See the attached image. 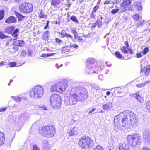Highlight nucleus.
Listing matches in <instances>:
<instances>
[{
	"label": "nucleus",
	"mask_w": 150,
	"mask_h": 150,
	"mask_svg": "<svg viewBox=\"0 0 150 150\" xmlns=\"http://www.w3.org/2000/svg\"><path fill=\"white\" fill-rule=\"evenodd\" d=\"M45 146H44V150H49L50 149V146H49L48 143L47 142H45Z\"/></svg>",
	"instance_id": "nucleus-40"
},
{
	"label": "nucleus",
	"mask_w": 150,
	"mask_h": 150,
	"mask_svg": "<svg viewBox=\"0 0 150 150\" xmlns=\"http://www.w3.org/2000/svg\"><path fill=\"white\" fill-rule=\"evenodd\" d=\"M144 20H143L138 23V26H139L142 24L144 23Z\"/></svg>",
	"instance_id": "nucleus-64"
},
{
	"label": "nucleus",
	"mask_w": 150,
	"mask_h": 150,
	"mask_svg": "<svg viewBox=\"0 0 150 150\" xmlns=\"http://www.w3.org/2000/svg\"><path fill=\"white\" fill-rule=\"evenodd\" d=\"M115 121L114 119V128L115 130H117L118 129H120L121 126L126 127L127 126L129 125L130 124L128 117L124 115L120 116L116 122H115Z\"/></svg>",
	"instance_id": "nucleus-7"
},
{
	"label": "nucleus",
	"mask_w": 150,
	"mask_h": 150,
	"mask_svg": "<svg viewBox=\"0 0 150 150\" xmlns=\"http://www.w3.org/2000/svg\"><path fill=\"white\" fill-rule=\"evenodd\" d=\"M38 107L39 108H41L42 110H48L47 108L45 105H39Z\"/></svg>",
	"instance_id": "nucleus-51"
},
{
	"label": "nucleus",
	"mask_w": 150,
	"mask_h": 150,
	"mask_svg": "<svg viewBox=\"0 0 150 150\" xmlns=\"http://www.w3.org/2000/svg\"><path fill=\"white\" fill-rule=\"evenodd\" d=\"M33 150H40L39 148L35 145H34L33 146Z\"/></svg>",
	"instance_id": "nucleus-55"
},
{
	"label": "nucleus",
	"mask_w": 150,
	"mask_h": 150,
	"mask_svg": "<svg viewBox=\"0 0 150 150\" xmlns=\"http://www.w3.org/2000/svg\"><path fill=\"white\" fill-rule=\"evenodd\" d=\"M56 132L55 127L52 125L44 126L39 129L40 133L44 137L47 138L53 137Z\"/></svg>",
	"instance_id": "nucleus-3"
},
{
	"label": "nucleus",
	"mask_w": 150,
	"mask_h": 150,
	"mask_svg": "<svg viewBox=\"0 0 150 150\" xmlns=\"http://www.w3.org/2000/svg\"><path fill=\"white\" fill-rule=\"evenodd\" d=\"M123 115L128 117L130 123L132 124H135L137 122L138 119L136 115L132 111L126 110L120 113L119 115H116L115 117V122L117 121L118 119L119 118L120 116H122Z\"/></svg>",
	"instance_id": "nucleus-5"
},
{
	"label": "nucleus",
	"mask_w": 150,
	"mask_h": 150,
	"mask_svg": "<svg viewBox=\"0 0 150 150\" xmlns=\"http://www.w3.org/2000/svg\"><path fill=\"white\" fill-rule=\"evenodd\" d=\"M4 134L3 132L0 131V146L4 144Z\"/></svg>",
	"instance_id": "nucleus-20"
},
{
	"label": "nucleus",
	"mask_w": 150,
	"mask_h": 150,
	"mask_svg": "<svg viewBox=\"0 0 150 150\" xmlns=\"http://www.w3.org/2000/svg\"><path fill=\"white\" fill-rule=\"evenodd\" d=\"M99 6H98L97 5H96L93 8V12H96V11L99 8Z\"/></svg>",
	"instance_id": "nucleus-50"
},
{
	"label": "nucleus",
	"mask_w": 150,
	"mask_h": 150,
	"mask_svg": "<svg viewBox=\"0 0 150 150\" xmlns=\"http://www.w3.org/2000/svg\"><path fill=\"white\" fill-rule=\"evenodd\" d=\"M150 67L149 66H146L145 67L144 71H145V75L146 76H147L150 72Z\"/></svg>",
	"instance_id": "nucleus-31"
},
{
	"label": "nucleus",
	"mask_w": 150,
	"mask_h": 150,
	"mask_svg": "<svg viewBox=\"0 0 150 150\" xmlns=\"http://www.w3.org/2000/svg\"><path fill=\"white\" fill-rule=\"evenodd\" d=\"M98 79L101 81L103 80L104 79V77L102 74H100L98 76Z\"/></svg>",
	"instance_id": "nucleus-54"
},
{
	"label": "nucleus",
	"mask_w": 150,
	"mask_h": 150,
	"mask_svg": "<svg viewBox=\"0 0 150 150\" xmlns=\"http://www.w3.org/2000/svg\"><path fill=\"white\" fill-rule=\"evenodd\" d=\"M111 2V0H106L104 2V5H105V4H109L110 3V2Z\"/></svg>",
	"instance_id": "nucleus-61"
},
{
	"label": "nucleus",
	"mask_w": 150,
	"mask_h": 150,
	"mask_svg": "<svg viewBox=\"0 0 150 150\" xmlns=\"http://www.w3.org/2000/svg\"><path fill=\"white\" fill-rule=\"evenodd\" d=\"M62 64H58L57 63V64H56L55 66H56V67L57 69H59L60 67L62 66Z\"/></svg>",
	"instance_id": "nucleus-63"
},
{
	"label": "nucleus",
	"mask_w": 150,
	"mask_h": 150,
	"mask_svg": "<svg viewBox=\"0 0 150 150\" xmlns=\"http://www.w3.org/2000/svg\"><path fill=\"white\" fill-rule=\"evenodd\" d=\"M16 65V63L14 62H10L9 63V65L10 67H12Z\"/></svg>",
	"instance_id": "nucleus-53"
},
{
	"label": "nucleus",
	"mask_w": 150,
	"mask_h": 150,
	"mask_svg": "<svg viewBox=\"0 0 150 150\" xmlns=\"http://www.w3.org/2000/svg\"><path fill=\"white\" fill-rule=\"evenodd\" d=\"M15 28L14 26L8 27L5 29V32L8 34H11V35L13 38H11L12 40H16L18 35V33H19V30L18 29H16L14 31Z\"/></svg>",
	"instance_id": "nucleus-12"
},
{
	"label": "nucleus",
	"mask_w": 150,
	"mask_h": 150,
	"mask_svg": "<svg viewBox=\"0 0 150 150\" xmlns=\"http://www.w3.org/2000/svg\"><path fill=\"white\" fill-rule=\"evenodd\" d=\"M11 98L15 102L19 103L23 100H25L26 98L25 97L21 95L17 96H11Z\"/></svg>",
	"instance_id": "nucleus-14"
},
{
	"label": "nucleus",
	"mask_w": 150,
	"mask_h": 150,
	"mask_svg": "<svg viewBox=\"0 0 150 150\" xmlns=\"http://www.w3.org/2000/svg\"><path fill=\"white\" fill-rule=\"evenodd\" d=\"M119 11V9H113L111 11V13L112 14H115Z\"/></svg>",
	"instance_id": "nucleus-48"
},
{
	"label": "nucleus",
	"mask_w": 150,
	"mask_h": 150,
	"mask_svg": "<svg viewBox=\"0 0 150 150\" xmlns=\"http://www.w3.org/2000/svg\"><path fill=\"white\" fill-rule=\"evenodd\" d=\"M133 96L141 103L144 102V100L143 97L139 94V92L133 94Z\"/></svg>",
	"instance_id": "nucleus-16"
},
{
	"label": "nucleus",
	"mask_w": 150,
	"mask_h": 150,
	"mask_svg": "<svg viewBox=\"0 0 150 150\" xmlns=\"http://www.w3.org/2000/svg\"><path fill=\"white\" fill-rule=\"evenodd\" d=\"M75 127H74L71 130L70 132H69V134L70 136H73L75 134Z\"/></svg>",
	"instance_id": "nucleus-43"
},
{
	"label": "nucleus",
	"mask_w": 150,
	"mask_h": 150,
	"mask_svg": "<svg viewBox=\"0 0 150 150\" xmlns=\"http://www.w3.org/2000/svg\"><path fill=\"white\" fill-rule=\"evenodd\" d=\"M116 57L120 59H124V57L118 51H116L115 53Z\"/></svg>",
	"instance_id": "nucleus-30"
},
{
	"label": "nucleus",
	"mask_w": 150,
	"mask_h": 150,
	"mask_svg": "<svg viewBox=\"0 0 150 150\" xmlns=\"http://www.w3.org/2000/svg\"><path fill=\"white\" fill-rule=\"evenodd\" d=\"M17 21L16 18L14 16H11L7 18L5 21V22L7 23H14Z\"/></svg>",
	"instance_id": "nucleus-18"
},
{
	"label": "nucleus",
	"mask_w": 150,
	"mask_h": 150,
	"mask_svg": "<svg viewBox=\"0 0 150 150\" xmlns=\"http://www.w3.org/2000/svg\"><path fill=\"white\" fill-rule=\"evenodd\" d=\"M143 137L146 140H148L150 141V131L144 132L143 134Z\"/></svg>",
	"instance_id": "nucleus-22"
},
{
	"label": "nucleus",
	"mask_w": 150,
	"mask_h": 150,
	"mask_svg": "<svg viewBox=\"0 0 150 150\" xmlns=\"http://www.w3.org/2000/svg\"><path fill=\"white\" fill-rule=\"evenodd\" d=\"M147 82H145L140 84H138L136 85V86L139 88H141L143 87H144L145 85H147Z\"/></svg>",
	"instance_id": "nucleus-38"
},
{
	"label": "nucleus",
	"mask_w": 150,
	"mask_h": 150,
	"mask_svg": "<svg viewBox=\"0 0 150 150\" xmlns=\"http://www.w3.org/2000/svg\"><path fill=\"white\" fill-rule=\"evenodd\" d=\"M4 11L1 10L0 11V20H2L4 17Z\"/></svg>",
	"instance_id": "nucleus-42"
},
{
	"label": "nucleus",
	"mask_w": 150,
	"mask_h": 150,
	"mask_svg": "<svg viewBox=\"0 0 150 150\" xmlns=\"http://www.w3.org/2000/svg\"><path fill=\"white\" fill-rule=\"evenodd\" d=\"M44 93V88L40 85L33 88L30 92V97L34 99H38L41 98Z\"/></svg>",
	"instance_id": "nucleus-6"
},
{
	"label": "nucleus",
	"mask_w": 150,
	"mask_h": 150,
	"mask_svg": "<svg viewBox=\"0 0 150 150\" xmlns=\"http://www.w3.org/2000/svg\"><path fill=\"white\" fill-rule=\"evenodd\" d=\"M33 6L30 3L23 2L19 6L20 12L23 14H27L33 11Z\"/></svg>",
	"instance_id": "nucleus-9"
},
{
	"label": "nucleus",
	"mask_w": 150,
	"mask_h": 150,
	"mask_svg": "<svg viewBox=\"0 0 150 150\" xmlns=\"http://www.w3.org/2000/svg\"><path fill=\"white\" fill-rule=\"evenodd\" d=\"M68 81L67 79H64L62 81L55 82L52 85L50 90L51 92H59L62 93L68 87Z\"/></svg>",
	"instance_id": "nucleus-2"
},
{
	"label": "nucleus",
	"mask_w": 150,
	"mask_h": 150,
	"mask_svg": "<svg viewBox=\"0 0 150 150\" xmlns=\"http://www.w3.org/2000/svg\"><path fill=\"white\" fill-rule=\"evenodd\" d=\"M29 115L28 114L24 113L22 114L19 117V118L22 121L25 120L28 118Z\"/></svg>",
	"instance_id": "nucleus-25"
},
{
	"label": "nucleus",
	"mask_w": 150,
	"mask_h": 150,
	"mask_svg": "<svg viewBox=\"0 0 150 150\" xmlns=\"http://www.w3.org/2000/svg\"><path fill=\"white\" fill-rule=\"evenodd\" d=\"M92 87L93 88L95 89L96 90H98L99 89L98 86L96 85H93L92 86Z\"/></svg>",
	"instance_id": "nucleus-58"
},
{
	"label": "nucleus",
	"mask_w": 150,
	"mask_h": 150,
	"mask_svg": "<svg viewBox=\"0 0 150 150\" xmlns=\"http://www.w3.org/2000/svg\"><path fill=\"white\" fill-rule=\"evenodd\" d=\"M132 2L131 0H123L122 4L128 7Z\"/></svg>",
	"instance_id": "nucleus-26"
},
{
	"label": "nucleus",
	"mask_w": 150,
	"mask_h": 150,
	"mask_svg": "<svg viewBox=\"0 0 150 150\" xmlns=\"http://www.w3.org/2000/svg\"><path fill=\"white\" fill-rule=\"evenodd\" d=\"M50 101L52 107L54 108H59L61 105L60 96L57 94L52 95L50 98Z\"/></svg>",
	"instance_id": "nucleus-8"
},
{
	"label": "nucleus",
	"mask_w": 150,
	"mask_h": 150,
	"mask_svg": "<svg viewBox=\"0 0 150 150\" xmlns=\"http://www.w3.org/2000/svg\"><path fill=\"white\" fill-rule=\"evenodd\" d=\"M38 16L39 17L41 18H45L47 17V16L43 13L42 11L40 12V13H39Z\"/></svg>",
	"instance_id": "nucleus-35"
},
{
	"label": "nucleus",
	"mask_w": 150,
	"mask_h": 150,
	"mask_svg": "<svg viewBox=\"0 0 150 150\" xmlns=\"http://www.w3.org/2000/svg\"><path fill=\"white\" fill-rule=\"evenodd\" d=\"M69 46H66L63 47L62 48V52L63 53H66L67 52L70 51Z\"/></svg>",
	"instance_id": "nucleus-32"
},
{
	"label": "nucleus",
	"mask_w": 150,
	"mask_h": 150,
	"mask_svg": "<svg viewBox=\"0 0 150 150\" xmlns=\"http://www.w3.org/2000/svg\"><path fill=\"white\" fill-rule=\"evenodd\" d=\"M93 150H103V149L102 146L98 145L95 147Z\"/></svg>",
	"instance_id": "nucleus-44"
},
{
	"label": "nucleus",
	"mask_w": 150,
	"mask_h": 150,
	"mask_svg": "<svg viewBox=\"0 0 150 150\" xmlns=\"http://www.w3.org/2000/svg\"><path fill=\"white\" fill-rule=\"evenodd\" d=\"M127 140L131 145L135 146L140 142L141 137L139 134L127 136Z\"/></svg>",
	"instance_id": "nucleus-10"
},
{
	"label": "nucleus",
	"mask_w": 150,
	"mask_h": 150,
	"mask_svg": "<svg viewBox=\"0 0 150 150\" xmlns=\"http://www.w3.org/2000/svg\"><path fill=\"white\" fill-rule=\"evenodd\" d=\"M71 32L74 34V37L78 35L77 34V32L76 31L75 28H73L71 29Z\"/></svg>",
	"instance_id": "nucleus-37"
},
{
	"label": "nucleus",
	"mask_w": 150,
	"mask_h": 150,
	"mask_svg": "<svg viewBox=\"0 0 150 150\" xmlns=\"http://www.w3.org/2000/svg\"><path fill=\"white\" fill-rule=\"evenodd\" d=\"M85 0H77L76 3L77 4H80Z\"/></svg>",
	"instance_id": "nucleus-59"
},
{
	"label": "nucleus",
	"mask_w": 150,
	"mask_h": 150,
	"mask_svg": "<svg viewBox=\"0 0 150 150\" xmlns=\"http://www.w3.org/2000/svg\"><path fill=\"white\" fill-rule=\"evenodd\" d=\"M75 39L78 40L80 42H83L85 41L86 39L84 38V37L79 36L78 35H76V36L75 37Z\"/></svg>",
	"instance_id": "nucleus-29"
},
{
	"label": "nucleus",
	"mask_w": 150,
	"mask_h": 150,
	"mask_svg": "<svg viewBox=\"0 0 150 150\" xmlns=\"http://www.w3.org/2000/svg\"><path fill=\"white\" fill-rule=\"evenodd\" d=\"M71 89L69 96L65 98L64 103L66 105H75L78 101H83L86 100L88 97L87 91L84 87L79 88V96L75 93H73Z\"/></svg>",
	"instance_id": "nucleus-1"
},
{
	"label": "nucleus",
	"mask_w": 150,
	"mask_h": 150,
	"mask_svg": "<svg viewBox=\"0 0 150 150\" xmlns=\"http://www.w3.org/2000/svg\"><path fill=\"white\" fill-rule=\"evenodd\" d=\"M50 33L48 31H46L43 33V37L44 39L46 40L47 39Z\"/></svg>",
	"instance_id": "nucleus-33"
},
{
	"label": "nucleus",
	"mask_w": 150,
	"mask_h": 150,
	"mask_svg": "<svg viewBox=\"0 0 150 150\" xmlns=\"http://www.w3.org/2000/svg\"><path fill=\"white\" fill-rule=\"evenodd\" d=\"M79 140V144L81 148L90 149L94 145L93 140L88 136H81Z\"/></svg>",
	"instance_id": "nucleus-4"
},
{
	"label": "nucleus",
	"mask_w": 150,
	"mask_h": 150,
	"mask_svg": "<svg viewBox=\"0 0 150 150\" xmlns=\"http://www.w3.org/2000/svg\"><path fill=\"white\" fill-rule=\"evenodd\" d=\"M71 19L73 21L77 23H78V21L76 17L74 16H72L71 18Z\"/></svg>",
	"instance_id": "nucleus-41"
},
{
	"label": "nucleus",
	"mask_w": 150,
	"mask_h": 150,
	"mask_svg": "<svg viewBox=\"0 0 150 150\" xmlns=\"http://www.w3.org/2000/svg\"><path fill=\"white\" fill-rule=\"evenodd\" d=\"M52 55V54H43L41 55V57H47L49 56H51Z\"/></svg>",
	"instance_id": "nucleus-49"
},
{
	"label": "nucleus",
	"mask_w": 150,
	"mask_h": 150,
	"mask_svg": "<svg viewBox=\"0 0 150 150\" xmlns=\"http://www.w3.org/2000/svg\"><path fill=\"white\" fill-rule=\"evenodd\" d=\"M96 62L95 59L92 58L89 59L87 60V65L86 69L87 73L93 74L95 72V64Z\"/></svg>",
	"instance_id": "nucleus-11"
},
{
	"label": "nucleus",
	"mask_w": 150,
	"mask_h": 150,
	"mask_svg": "<svg viewBox=\"0 0 150 150\" xmlns=\"http://www.w3.org/2000/svg\"><path fill=\"white\" fill-rule=\"evenodd\" d=\"M149 51V48L146 47L143 50L141 51V52L142 53L143 55H145L146 54L147 52Z\"/></svg>",
	"instance_id": "nucleus-34"
},
{
	"label": "nucleus",
	"mask_w": 150,
	"mask_h": 150,
	"mask_svg": "<svg viewBox=\"0 0 150 150\" xmlns=\"http://www.w3.org/2000/svg\"><path fill=\"white\" fill-rule=\"evenodd\" d=\"M28 55L29 56H32V52L30 50H28Z\"/></svg>",
	"instance_id": "nucleus-62"
},
{
	"label": "nucleus",
	"mask_w": 150,
	"mask_h": 150,
	"mask_svg": "<svg viewBox=\"0 0 150 150\" xmlns=\"http://www.w3.org/2000/svg\"><path fill=\"white\" fill-rule=\"evenodd\" d=\"M112 106V103L110 102H108L103 104L102 107V109L105 110L109 111Z\"/></svg>",
	"instance_id": "nucleus-15"
},
{
	"label": "nucleus",
	"mask_w": 150,
	"mask_h": 150,
	"mask_svg": "<svg viewBox=\"0 0 150 150\" xmlns=\"http://www.w3.org/2000/svg\"><path fill=\"white\" fill-rule=\"evenodd\" d=\"M114 150H130L129 146L127 144H120L117 147L113 148Z\"/></svg>",
	"instance_id": "nucleus-13"
},
{
	"label": "nucleus",
	"mask_w": 150,
	"mask_h": 150,
	"mask_svg": "<svg viewBox=\"0 0 150 150\" xmlns=\"http://www.w3.org/2000/svg\"><path fill=\"white\" fill-rule=\"evenodd\" d=\"M136 57L137 58H140L142 56L143 54L141 52V51L139 53H137L136 54Z\"/></svg>",
	"instance_id": "nucleus-52"
},
{
	"label": "nucleus",
	"mask_w": 150,
	"mask_h": 150,
	"mask_svg": "<svg viewBox=\"0 0 150 150\" xmlns=\"http://www.w3.org/2000/svg\"><path fill=\"white\" fill-rule=\"evenodd\" d=\"M49 21H47L46 24L45 26L44 27V28L45 29H46L47 28V27L49 25Z\"/></svg>",
	"instance_id": "nucleus-60"
},
{
	"label": "nucleus",
	"mask_w": 150,
	"mask_h": 150,
	"mask_svg": "<svg viewBox=\"0 0 150 150\" xmlns=\"http://www.w3.org/2000/svg\"><path fill=\"white\" fill-rule=\"evenodd\" d=\"M27 55L26 52L24 50H22L21 52V56L23 57H25Z\"/></svg>",
	"instance_id": "nucleus-47"
},
{
	"label": "nucleus",
	"mask_w": 150,
	"mask_h": 150,
	"mask_svg": "<svg viewBox=\"0 0 150 150\" xmlns=\"http://www.w3.org/2000/svg\"><path fill=\"white\" fill-rule=\"evenodd\" d=\"M7 108V107L5 108H0V112L5 111L6 110Z\"/></svg>",
	"instance_id": "nucleus-57"
},
{
	"label": "nucleus",
	"mask_w": 150,
	"mask_h": 150,
	"mask_svg": "<svg viewBox=\"0 0 150 150\" xmlns=\"http://www.w3.org/2000/svg\"><path fill=\"white\" fill-rule=\"evenodd\" d=\"M25 43L22 40H17L13 42V45L16 46L21 47Z\"/></svg>",
	"instance_id": "nucleus-19"
},
{
	"label": "nucleus",
	"mask_w": 150,
	"mask_h": 150,
	"mask_svg": "<svg viewBox=\"0 0 150 150\" xmlns=\"http://www.w3.org/2000/svg\"><path fill=\"white\" fill-rule=\"evenodd\" d=\"M133 6L137 8L138 11H141L142 9L140 3L139 2H135L133 4Z\"/></svg>",
	"instance_id": "nucleus-23"
},
{
	"label": "nucleus",
	"mask_w": 150,
	"mask_h": 150,
	"mask_svg": "<svg viewBox=\"0 0 150 150\" xmlns=\"http://www.w3.org/2000/svg\"><path fill=\"white\" fill-rule=\"evenodd\" d=\"M132 17L135 21H138L139 19L142 18V15L140 14L136 13L133 15Z\"/></svg>",
	"instance_id": "nucleus-24"
},
{
	"label": "nucleus",
	"mask_w": 150,
	"mask_h": 150,
	"mask_svg": "<svg viewBox=\"0 0 150 150\" xmlns=\"http://www.w3.org/2000/svg\"><path fill=\"white\" fill-rule=\"evenodd\" d=\"M15 14L19 21L22 20L24 17V16L17 12H15Z\"/></svg>",
	"instance_id": "nucleus-28"
},
{
	"label": "nucleus",
	"mask_w": 150,
	"mask_h": 150,
	"mask_svg": "<svg viewBox=\"0 0 150 150\" xmlns=\"http://www.w3.org/2000/svg\"><path fill=\"white\" fill-rule=\"evenodd\" d=\"M60 2V0H52L51 3L52 5L55 6L59 5Z\"/></svg>",
	"instance_id": "nucleus-27"
},
{
	"label": "nucleus",
	"mask_w": 150,
	"mask_h": 150,
	"mask_svg": "<svg viewBox=\"0 0 150 150\" xmlns=\"http://www.w3.org/2000/svg\"><path fill=\"white\" fill-rule=\"evenodd\" d=\"M123 4L121 3L120 4V8L119 9L120 13H122L125 11L127 8Z\"/></svg>",
	"instance_id": "nucleus-21"
},
{
	"label": "nucleus",
	"mask_w": 150,
	"mask_h": 150,
	"mask_svg": "<svg viewBox=\"0 0 150 150\" xmlns=\"http://www.w3.org/2000/svg\"><path fill=\"white\" fill-rule=\"evenodd\" d=\"M7 37L8 36L5 35L2 33V32H0V38L4 39L5 38Z\"/></svg>",
	"instance_id": "nucleus-45"
},
{
	"label": "nucleus",
	"mask_w": 150,
	"mask_h": 150,
	"mask_svg": "<svg viewBox=\"0 0 150 150\" xmlns=\"http://www.w3.org/2000/svg\"><path fill=\"white\" fill-rule=\"evenodd\" d=\"M67 34L65 31L62 30L61 33H59V35L61 37L64 38L65 37Z\"/></svg>",
	"instance_id": "nucleus-39"
},
{
	"label": "nucleus",
	"mask_w": 150,
	"mask_h": 150,
	"mask_svg": "<svg viewBox=\"0 0 150 150\" xmlns=\"http://www.w3.org/2000/svg\"><path fill=\"white\" fill-rule=\"evenodd\" d=\"M120 50L124 54H128L129 52L131 54H132L133 53V52L131 49L125 46L121 47L120 48Z\"/></svg>",
	"instance_id": "nucleus-17"
},
{
	"label": "nucleus",
	"mask_w": 150,
	"mask_h": 150,
	"mask_svg": "<svg viewBox=\"0 0 150 150\" xmlns=\"http://www.w3.org/2000/svg\"><path fill=\"white\" fill-rule=\"evenodd\" d=\"M65 37L68 38H69L71 39H73V36L71 35L68 34H67Z\"/></svg>",
	"instance_id": "nucleus-56"
},
{
	"label": "nucleus",
	"mask_w": 150,
	"mask_h": 150,
	"mask_svg": "<svg viewBox=\"0 0 150 150\" xmlns=\"http://www.w3.org/2000/svg\"><path fill=\"white\" fill-rule=\"evenodd\" d=\"M70 48H75L77 49L78 48V45L75 43H71L70 45L69 46Z\"/></svg>",
	"instance_id": "nucleus-36"
},
{
	"label": "nucleus",
	"mask_w": 150,
	"mask_h": 150,
	"mask_svg": "<svg viewBox=\"0 0 150 150\" xmlns=\"http://www.w3.org/2000/svg\"><path fill=\"white\" fill-rule=\"evenodd\" d=\"M146 107L148 111L150 112V101H148L146 103Z\"/></svg>",
	"instance_id": "nucleus-46"
}]
</instances>
